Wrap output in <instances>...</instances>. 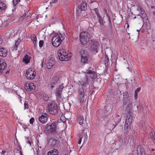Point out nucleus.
<instances>
[{"label":"nucleus","instance_id":"bf43d9fd","mask_svg":"<svg viewBox=\"0 0 155 155\" xmlns=\"http://www.w3.org/2000/svg\"><path fill=\"white\" fill-rule=\"evenodd\" d=\"M9 71H10L9 70L7 71H6V73H5V74H7L9 73Z\"/></svg>","mask_w":155,"mask_h":155},{"label":"nucleus","instance_id":"e433bc0d","mask_svg":"<svg viewBox=\"0 0 155 155\" xmlns=\"http://www.w3.org/2000/svg\"><path fill=\"white\" fill-rule=\"evenodd\" d=\"M141 17L142 18L143 22L146 23H148V22L149 21L148 19V17L147 16V15H146V16H141Z\"/></svg>","mask_w":155,"mask_h":155},{"label":"nucleus","instance_id":"6e6552de","mask_svg":"<svg viewBox=\"0 0 155 155\" xmlns=\"http://www.w3.org/2000/svg\"><path fill=\"white\" fill-rule=\"evenodd\" d=\"M36 72L35 70L31 68L28 69L26 71L25 76L28 79H32L35 76Z\"/></svg>","mask_w":155,"mask_h":155},{"label":"nucleus","instance_id":"aec40b11","mask_svg":"<svg viewBox=\"0 0 155 155\" xmlns=\"http://www.w3.org/2000/svg\"><path fill=\"white\" fill-rule=\"evenodd\" d=\"M127 106L126 108V112L128 114H131L132 111V104H127Z\"/></svg>","mask_w":155,"mask_h":155},{"label":"nucleus","instance_id":"bb28decb","mask_svg":"<svg viewBox=\"0 0 155 155\" xmlns=\"http://www.w3.org/2000/svg\"><path fill=\"white\" fill-rule=\"evenodd\" d=\"M150 136L155 144V131L153 130L150 134Z\"/></svg>","mask_w":155,"mask_h":155},{"label":"nucleus","instance_id":"9d476101","mask_svg":"<svg viewBox=\"0 0 155 155\" xmlns=\"http://www.w3.org/2000/svg\"><path fill=\"white\" fill-rule=\"evenodd\" d=\"M123 101L124 105H126L129 104H131L130 102L131 97L126 92L123 93Z\"/></svg>","mask_w":155,"mask_h":155},{"label":"nucleus","instance_id":"7ed1b4c3","mask_svg":"<svg viewBox=\"0 0 155 155\" xmlns=\"http://www.w3.org/2000/svg\"><path fill=\"white\" fill-rule=\"evenodd\" d=\"M58 55L60 60L65 61H68L71 56L63 49H59L58 51Z\"/></svg>","mask_w":155,"mask_h":155},{"label":"nucleus","instance_id":"69168bd1","mask_svg":"<svg viewBox=\"0 0 155 155\" xmlns=\"http://www.w3.org/2000/svg\"><path fill=\"white\" fill-rule=\"evenodd\" d=\"M118 121H119V122H120V120L119 119L118 120Z\"/></svg>","mask_w":155,"mask_h":155},{"label":"nucleus","instance_id":"a878e982","mask_svg":"<svg viewBox=\"0 0 155 155\" xmlns=\"http://www.w3.org/2000/svg\"><path fill=\"white\" fill-rule=\"evenodd\" d=\"M30 57L28 56L27 54H26L23 58V61L25 63L28 64L30 62Z\"/></svg>","mask_w":155,"mask_h":155},{"label":"nucleus","instance_id":"4be33fe9","mask_svg":"<svg viewBox=\"0 0 155 155\" xmlns=\"http://www.w3.org/2000/svg\"><path fill=\"white\" fill-rule=\"evenodd\" d=\"M128 114L126 118L125 123H128L129 124H132L133 120V117L130 114Z\"/></svg>","mask_w":155,"mask_h":155},{"label":"nucleus","instance_id":"a19ab883","mask_svg":"<svg viewBox=\"0 0 155 155\" xmlns=\"http://www.w3.org/2000/svg\"><path fill=\"white\" fill-rule=\"evenodd\" d=\"M20 0H13V4H14V5H15L16 4L20 2Z\"/></svg>","mask_w":155,"mask_h":155},{"label":"nucleus","instance_id":"2eb2a0df","mask_svg":"<svg viewBox=\"0 0 155 155\" xmlns=\"http://www.w3.org/2000/svg\"><path fill=\"white\" fill-rule=\"evenodd\" d=\"M100 44L99 42L97 41H94L91 45L92 51L97 52L99 48Z\"/></svg>","mask_w":155,"mask_h":155},{"label":"nucleus","instance_id":"a211bd4d","mask_svg":"<svg viewBox=\"0 0 155 155\" xmlns=\"http://www.w3.org/2000/svg\"><path fill=\"white\" fill-rule=\"evenodd\" d=\"M7 50L5 48H0V56L5 57L6 56L7 54Z\"/></svg>","mask_w":155,"mask_h":155},{"label":"nucleus","instance_id":"dca6fc26","mask_svg":"<svg viewBox=\"0 0 155 155\" xmlns=\"http://www.w3.org/2000/svg\"><path fill=\"white\" fill-rule=\"evenodd\" d=\"M6 66L7 64L4 61L0 59V74L3 73V71Z\"/></svg>","mask_w":155,"mask_h":155},{"label":"nucleus","instance_id":"f3484780","mask_svg":"<svg viewBox=\"0 0 155 155\" xmlns=\"http://www.w3.org/2000/svg\"><path fill=\"white\" fill-rule=\"evenodd\" d=\"M25 90L28 91L34 90L35 89V86L33 83H27L25 84Z\"/></svg>","mask_w":155,"mask_h":155},{"label":"nucleus","instance_id":"7c9ffc66","mask_svg":"<svg viewBox=\"0 0 155 155\" xmlns=\"http://www.w3.org/2000/svg\"><path fill=\"white\" fill-rule=\"evenodd\" d=\"M41 98L45 101H47L48 100L49 97L45 93H42L41 94Z\"/></svg>","mask_w":155,"mask_h":155},{"label":"nucleus","instance_id":"c85d7f7f","mask_svg":"<svg viewBox=\"0 0 155 155\" xmlns=\"http://www.w3.org/2000/svg\"><path fill=\"white\" fill-rule=\"evenodd\" d=\"M6 8V5L2 2H0V12L5 10Z\"/></svg>","mask_w":155,"mask_h":155},{"label":"nucleus","instance_id":"8fccbe9b","mask_svg":"<svg viewBox=\"0 0 155 155\" xmlns=\"http://www.w3.org/2000/svg\"><path fill=\"white\" fill-rule=\"evenodd\" d=\"M53 151H54V153H53V155H57L58 154V151L57 150L55 149L54 150H53Z\"/></svg>","mask_w":155,"mask_h":155},{"label":"nucleus","instance_id":"052dcab7","mask_svg":"<svg viewBox=\"0 0 155 155\" xmlns=\"http://www.w3.org/2000/svg\"><path fill=\"white\" fill-rule=\"evenodd\" d=\"M28 144L30 145H31V143L30 142V141H28Z\"/></svg>","mask_w":155,"mask_h":155},{"label":"nucleus","instance_id":"0eeeda50","mask_svg":"<svg viewBox=\"0 0 155 155\" xmlns=\"http://www.w3.org/2000/svg\"><path fill=\"white\" fill-rule=\"evenodd\" d=\"M79 54L81 57V62L84 64L87 63L88 55L87 52L82 49L80 51Z\"/></svg>","mask_w":155,"mask_h":155},{"label":"nucleus","instance_id":"39448f33","mask_svg":"<svg viewBox=\"0 0 155 155\" xmlns=\"http://www.w3.org/2000/svg\"><path fill=\"white\" fill-rule=\"evenodd\" d=\"M49 112L53 115H56L58 112V108L57 104L54 101H50L48 103Z\"/></svg>","mask_w":155,"mask_h":155},{"label":"nucleus","instance_id":"f8f14e48","mask_svg":"<svg viewBox=\"0 0 155 155\" xmlns=\"http://www.w3.org/2000/svg\"><path fill=\"white\" fill-rule=\"evenodd\" d=\"M55 61L54 58H51L48 61V62L46 64L47 67L48 69L54 68L55 67Z\"/></svg>","mask_w":155,"mask_h":155},{"label":"nucleus","instance_id":"680f3d73","mask_svg":"<svg viewBox=\"0 0 155 155\" xmlns=\"http://www.w3.org/2000/svg\"><path fill=\"white\" fill-rule=\"evenodd\" d=\"M117 125V123H115V124L114 126V127L113 128H113H114Z\"/></svg>","mask_w":155,"mask_h":155},{"label":"nucleus","instance_id":"6e6d98bb","mask_svg":"<svg viewBox=\"0 0 155 155\" xmlns=\"http://www.w3.org/2000/svg\"><path fill=\"white\" fill-rule=\"evenodd\" d=\"M58 0H52L51 3H55L58 1Z\"/></svg>","mask_w":155,"mask_h":155},{"label":"nucleus","instance_id":"423d86ee","mask_svg":"<svg viewBox=\"0 0 155 155\" xmlns=\"http://www.w3.org/2000/svg\"><path fill=\"white\" fill-rule=\"evenodd\" d=\"M90 36L87 32H81L80 35V41L82 44H86L89 41Z\"/></svg>","mask_w":155,"mask_h":155},{"label":"nucleus","instance_id":"6ab92c4d","mask_svg":"<svg viewBox=\"0 0 155 155\" xmlns=\"http://www.w3.org/2000/svg\"><path fill=\"white\" fill-rule=\"evenodd\" d=\"M87 76L90 77L92 78H94L96 77V74L94 72H92L91 70H88L86 71Z\"/></svg>","mask_w":155,"mask_h":155},{"label":"nucleus","instance_id":"3c124183","mask_svg":"<svg viewBox=\"0 0 155 155\" xmlns=\"http://www.w3.org/2000/svg\"><path fill=\"white\" fill-rule=\"evenodd\" d=\"M140 89L141 88L140 87H139L137 88L136 90V91H135V92H136V93H137L138 92L140 91Z\"/></svg>","mask_w":155,"mask_h":155},{"label":"nucleus","instance_id":"20e7f679","mask_svg":"<svg viewBox=\"0 0 155 155\" xmlns=\"http://www.w3.org/2000/svg\"><path fill=\"white\" fill-rule=\"evenodd\" d=\"M58 55L60 60L65 61H68L71 56L63 49H59L58 51Z\"/></svg>","mask_w":155,"mask_h":155},{"label":"nucleus","instance_id":"4468645a","mask_svg":"<svg viewBox=\"0 0 155 155\" xmlns=\"http://www.w3.org/2000/svg\"><path fill=\"white\" fill-rule=\"evenodd\" d=\"M59 78L57 77H54L52 78L50 83V86L52 89L55 86H56L59 83Z\"/></svg>","mask_w":155,"mask_h":155},{"label":"nucleus","instance_id":"49530a36","mask_svg":"<svg viewBox=\"0 0 155 155\" xmlns=\"http://www.w3.org/2000/svg\"><path fill=\"white\" fill-rule=\"evenodd\" d=\"M54 153V151H53L51 152V151H49L48 152V155H53V154Z\"/></svg>","mask_w":155,"mask_h":155},{"label":"nucleus","instance_id":"e2e57ef3","mask_svg":"<svg viewBox=\"0 0 155 155\" xmlns=\"http://www.w3.org/2000/svg\"><path fill=\"white\" fill-rule=\"evenodd\" d=\"M153 15L154 16H155V12H153Z\"/></svg>","mask_w":155,"mask_h":155},{"label":"nucleus","instance_id":"c9c22d12","mask_svg":"<svg viewBox=\"0 0 155 155\" xmlns=\"http://www.w3.org/2000/svg\"><path fill=\"white\" fill-rule=\"evenodd\" d=\"M10 22V19H8L6 21L2 22V25H4L5 26H7L8 24Z\"/></svg>","mask_w":155,"mask_h":155},{"label":"nucleus","instance_id":"f704fd0d","mask_svg":"<svg viewBox=\"0 0 155 155\" xmlns=\"http://www.w3.org/2000/svg\"><path fill=\"white\" fill-rule=\"evenodd\" d=\"M97 17L98 20L100 24L102 25H104V23H105V22H103L102 18L100 16V15H98V16H97Z\"/></svg>","mask_w":155,"mask_h":155},{"label":"nucleus","instance_id":"473e14b6","mask_svg":"<svg viewBox=\"0 0 155 155\" xmlns=\"http://www.w3.org/2000/svg\"><path fill=\"white\" fill-rule=\"evenodd\" d=\"M131 124H129L128 123H125L124 125V129L126 131V132H128V130L130 128V126Z\"/></svg>","mask_w":155,"mask_h":155},{"label":"nucleus","instance_id":"864d4df0","mask_svg":"<svg viewBox=\"0 0 155 155\" xmlns=\"http://www.w3.org/2000/svg\"><path fill=\"white\" fill-rule=\"evenodd\" d=\"M134 97L136 99L137 98V93L136 92H135L134 93Z\"/></svg>","mask_w":155,"mask_h":155},{"label":"nucleus","instance_id":"ea45409f","mask_svg":"<svg viewBox=\"0 0 155 155\" xmlns=\"http://www.w3.org/2000/svg\"><path fill=\"white\" fill-rule=\"evenodd\" d=\"M24 108L25 109H28L29 107V105L28 104V102L26 101L24 104Z\"/></svg>","mask_w":155,"mask_h":155},{"label":"nucleus","instance_id":"412c9836","mask_svg":"<svg viewBox=\"0 0 155 155\" xmlns=\"http://www.w3.org/2000/svg\"><path fill=\"white\" fill-rule=\"evenodd\" d=\"M31 16L30 13L28 12L27 11L22 16L20 17V20H21L25 17L28 19L30 18Z\"/></svg>","mask_w":155,"mask_h":155},{"label":"nucleus","instance_id":"c03bdc74","mask_svg":"<svg viewBox=\"0 0 155 155\" xmlns=\"http://www.w3.org/2000/svg\"><path fill=\"white\" fill-rule=\"evenodd\" d=\"M83 137L84 139V141L85 140H87V136L86 133H84L83 134Z\"/></svg>","mask_w":155,"mask_h":155},{"label":"nucleus","instance_id":"4d7b16f0","mask_svg":"<svg viewBox=\"0 0 155 155\" xmlns=\"http://www.w3.org/2000/svg\"><path fill=\"white\" fill-rule=\"evenodd\" d=\"M3 40L2 39V38L0 39V45L2 44V43Z\"/></svg>","mask_w":155,"mask_h":155},{"label":"nucleus","instance_id":"2f4dec72","mask_svg":"<svg viewBox=\"0 0 155 155\" xmlns=\"http://www.w3.org/2000/svg\"><path fill=\"white\" fill-rule=\"evenodd\" d=\"M31 38L35 46L37 40V37L35 35H33L32 36H31Z\"/></svg>","mask_w":155,"mask_h":155},{"label":"nucleus","instance_id":"1a4fd4ad","mask_svg":"<svg viewBox=\"0 0 155 155\" xmlns=\"http://www.w3.org/2000/svg\"><path fill=\"white\" fill-rule=\"evenodd\" d=\"M63 88L64 86L60 85L55 93L57 101L58 102H60L62 100L61 94Z\"/></svg>","mask_w":155,"mask_h":155},{"label":"nucleus","instance_id":"cd10ccee","mask_svg":"<svg viewBox=\"0 0 155 155\" xmlns=\"http://www.w3.org/2000/svg\"><path fill=\"white\" fill-rule=\"evenodd\" d=\"M138 153H142L144 151V149L143 146H138L137 149Z\"/></svg>","mask_w":155,"mask_h":155},{"label":"nucleus","instance_id":"58836bf2","mask_svg":"<svg viewBox=\"0 0 155 155\" xmlns=\"http://www.w3.org/2000/svg\"><path fill=\"white\" fill-rule=\"evenodd\" d=\"M36 148L37 150V154H38L39 153V151L41 150V146H37Z\"/></svg>","mask_w":155,"mask_h":155},{"label":"nucleus","instance_id":"338daca9","mask_svg":"<svg viewBox=\"0 0 155 155\" xmlns=\"http://www.w3.org/2000/svg\"><path fill=\"white\" fill-rule=\"evenodd\" d=\"M129 26V25H128L127 27L128 28Z\"/></svg>","mask_w":155,"mask_h":155},{"label":"nucleus","instance_id":"de8ad7c7","mask_svg":"<svg viewBox=\"0 0 155 155\" xmlns=\"http://www.w3.org/2000/svg\"><path fill=\"white\" fill-rule=\"evenodd\" d=\"M34 118H32L30 119L29 122L31 124H32L34 122Z\"/></svg>","mask_w":155,"mask_h":155},{"label":"nucleus","instance_id":"37998d69","mask_svg":"<svg viewBox=\"0 0 155 155\" xmlns=\"http://www.w3.org/2000/svg\"><path fill=\"white\" fill-rule=\"evenodd\" d=\"M44 44V41L43 40H40L39 42V46L40 48L42 47Z\"/></svg>","mask_w":155,"mask_h":155},{"label":"nucleus","instance_id":"09e8293b","mask_svg":"<svg viewBox=\"0 0 155 155\" xmlns=\"http://www.w3.org/2000/svg\"><path fill=\"white\" fill-rule=\"evenodd\" d=\"M82 137H80L79 138V139L78 140V144H81V139H82Z\"/></svg>","mask_w":155,"mask_h":155},{"label":"nucleus","instance_id":"79ce46f5","mask_svg":"<svg viewBox=\"0 0 155 155\" xmlns=\"http://www.w3.org/2000/svg\"><path fill=\"white\" fill-rule=\"evenodd\" d=\"M17 149L18 151H20L21 155H22V152L21 151V146H18V147H17Z\"/></svg>","mask_w":155,"mask_h":155},{"label":"nucleus","instance_id":"0e129e2a","mask_svg":"<svg viewBox=\"0 0 155 155\" xmlns=\"http://www.w3.org/2000/svg\"><path fill=\"white\" fill-rule=\"evenodd\" d=\"M140 31V30H137V31L138 32H139Z\"/></svg>","mask_w":155,"mask_h":155},{"label":"nucleus","instance_id":"13d9d810","mask_svg":"<svg viewBox=\"0 0 155 155\" xmlns=\"http://www.w3.org/2000/svg\"><path fill=\"white\" fill-rule=\"evenodd\" d=\"M5 150H2V154H3L4 155V154L5 153Z\"/></svg>","mask_w":155,"mask_h":155},{"label":"nucleus","instance_id":"f257e3e1","mask_svg":"<svg viewBox=\"0 0 155 155\" xmlns=\"http://www.w3.org/2000/svg\"><path fill=\"white\" fill-rule=\"evenodd\" d=\"M87 78L82 81L80 82L78 91V97L81 106L84 104L83 102L86 97V89L87 84L88 83Z\"/></svg>","mask_w":155,"mask_h":155},{"label":"nucleus","instance_id":"5701e85b","mask_svg":"<svg viewBox=\"0 0 155 155\" xmlns=\"http://www.w3.org/2000/svg\"><path fill=\"white\" fill-rule=\"evenodd\" d=\"M6 35L9 38H12L14 36L15 32L13 30H10L6 33Z\"/></svg>","mask_w":155,"mask_h":155},{"label":"nucleus","instance_id":"5fc2aeb1","mask_svg":"<svg viewBox=\"0 0 155 155\" xmlns=\"http://www.w3.org/2000/svg\"><path fill=\"white\" fill-rule=\"evenodd\" d=\"M82 147H83V146H81V147H80L79 148V149H78L79 148V147H78L77 148V149H76V150L77 151H80V150L81 149V148H82Z\"/></svg>","mask_w":155,"mask_h":155},{"label":"nucleus","instance_id":"c756f323","mask_svg":"<svg viewBox=\"0 0 155 155\" xmlns=\"http://www.w3.org/2000/svg\"><path fill=\"white\" fill-rule=\"evenodd\" d=\"M77 121L80 125H83V124H84L83 122L84 118L82 116H79L77 118Z\"/></svg>","mask_w":155,"mask_h":155},{"label":"nucleus","instance_id":"603ef678","mask_svg":"<svg viewBox=\"0 0 155 155\" xmlns=\"http://www.w3.org/2000/svg\"><path fill=\"white\" fill-rule=\"evenodd\" d=\"M95 12L97 15V16H98V15H99L98 13V10L97 8L95 9Z\"/></svg>","mask_w":155,"mask_h":155},{"label":"nucleus","instance_id":"b1692460","mask_svg":"<svg viewBox=\"0 0 155 155\" xmlns=\"http://www.w3.org/2000/svg\"><path fill=\"white\" fill-rule=\"evenodd\" d=\"M58 142L56 140L51 139L48 140V144L49 145H55L58 144Z\"/></svg>","mask_w":155,"mask_h":155},{"label":"nucleus","instance_id":"4c0bfd02","mask_svg":"<svg viewBox=\"0 0 155 155\" xmlns=\"http://www.w3.org/2000/svg\"><path fill=\"white\" fill-rule=\"evenodd\" d=\"M20 41V39H18V40L16 42L14 46V49H15V50H17L18 45L19 44Z\"/></svg>","mask_w":155,"mask_h":155},{"label":"nucleus","instance_id":"ddd939ff","mask_svg":"<svg viewBox=\"0 0 155 155\" xmlns=\"http://www.w3.org/2000/svg\"><path fill=\"white\" fill-rule=\"evenodd\" d=\"M57 123L56 122L52 123L50 125L47 126V129L48 131L51 132H53L55 131L56 129Z\"/></svg>","mask_w":155,"mask_h":155},{"label":"nucleus","instance_id":"9b49d317","mask_svg":"<svg viewBox=\"0 0 155 155\" xmlns=\"http://www.w3.org/2000/svg\"><path fill=\"white\" fill-rule=\"evenodd\" d=\"M48 117L47 114L45 113H43L41 116L39 117L38 120L41 124H43L47 122Z\"/></svg>","mask_w":155,"mask_h":155},{"label":"nucleus","instance_id":"72a5a7b5","mask_svg":"<svg viewBox=\"0 0 155 155\" xmlns=\"http://www.w3.org/2000/svg\"><path fill=\"white\" fill-rule=\"evenodd\" d=\"M139 11H140V14L141 15V16H146V14L143 9L142 8L140 7Z\"/></svg>","mask_w":155,"mask_h":155},{"label":"nucleus","instance_id":"a18cd8bd","mask_svg":"<svg viewBox=\"0 0 155 155\" xmlns=\"http://www.w3.org/2000/svg\"><path fill=\"white\" fill-rule=\"evenodd\" d=\"M105 61L106 62V63H107L109 61V59L107 55H105Z\"/></svg>","mask_w":155,"mask_h":155},{"label":"nucleus","instance_id":"774afa93","mask_svg":"<svg viewBox=\"0 0 155 155\" xmlns=\"http://www.w3.org/2000/svg\"><path fill=\"white\" fill-rule=\"evenodd\" d=\"M127 68L128 69H129V67H127Z\"/></svg>","mask_w":155,"mask_h":155},{"label":"nucleus","instance_id":"f03ea898","mask_svg":"<svg viewBox=\"0 0 155 155\" xmlns=\"http://www.w3.org/2000/svg\"><path fill=\"white\" fill-rule=\"evenodd\" d=\"M65 35L60 33H55L53 36L51 41L52 45L55 47H58L64 40Z\"/></svg>","mask_w":155,"mask_h":155},{"label":"nucleus","instance_id":"393cba45","mask_svg":"<svg viewBox=\"0 0 155 155\" xmlns=\"http://www.w3.org/2000/svg\"><path fill=\"white\" fill-rule=\"evenodd\" d=\"M87 4L86 2H83L81 4L78 9L80 11L85 10L87 8Z\"/></svg>","mask_w":155,"mask_h":155}]
</instances>
